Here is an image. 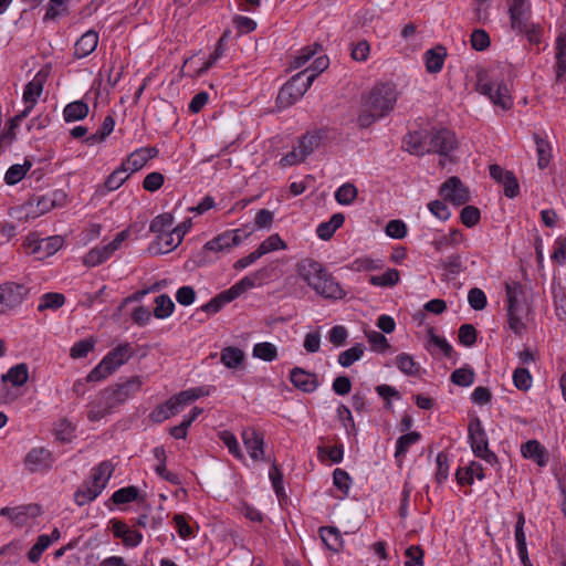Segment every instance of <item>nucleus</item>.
<instances>
[{"mask_svg":"<svg viewBox=\"0 0 566 566\" xmlns=\"http://www.w3.org/2000/svg\"><path fill=\"white\" fill-rule=\"evenodd\" d=\"M98 44L97 32L90 30L85 32L74 45V55L78 59L86 57L95 51Z\"/></svg>","mask_w":566,"mask_h":566,"instance_id":"nucleus-25","label":"nucleus"},{"mask_svg":"<svg viewBox=\"0 0 566 566\" xmlns=\"http://www.w3.org/2000/svg\"><path fill=\"white\" fill-rule=\"evenodd\" d=\"M438 268L444 271L442 281L447 282L454 280L457 275L465 270L462 256L459 253H453L446 259L439 260Z\"/></svg>","mask_w":566,"mask_h":566,"instance_id":"nucleus-19","label":"nucleus"},{"mask_svg":"<svg viewBox=\"0 0 566 566\" xmlns=\"http://www.w3.org/2000/svg\"><path fill=\"white\" fill-rule=\"evenodd\" d=\"M111 255V252L105 245L94 248L85 254L83 262L87 266H96L105 262Z\"/></svg>","mask_w":566,"mask_h":566,"instance_id":"nucleus-50","label":"nucleus"},{"mask_svg":"<svg viewBox=\"0 0 566 566\" xmlns=\"http://www.w3.org/2000/svg\"><path fill=\"white\" fill-rule=\"evenodd\" d=\"M400 280V273L396 269H388L381 275H371L369 283L375 286L390 287L396 285Z\"/></svg>","mask_w":566,"mask_h":566,"instance_id":"nucleus-39","label":"nucleus"},{"mask_svg":"<svg viewBox=\"0 0 566 566\" xmlns=\"http://www.w3.org/2000/svg\"><path fill=\"white\" fill-rule=\"evenodd\" d=\"M333 483L344 495H348L352 479L345 470L340 468L334 470Z\"/></svg>","mask_w":566,"mask_h":566,"instance_id":"nucleus-63","label":"nucleus"},{"mask_svg":"<svg viewBox=\"0 0 566 566\" xmlns=\"http://www.w3.org/2000/svg\"><path fill=\"white\" fill-rule=\"evenodd\" d=\"M300 277L307 283L318 295L328 300H339L345 293L325 266L313 259H302L296 264Z\"/></svg>","mask_w":566,"mask_h":566,"instance_id":"nucleus-1","label":"nucleus"},{"mask_svg":"<svg viewBox=\"0 0 566 566\" xmlns=\"http://www.w3.org/2000/svg\"><path fill=\"white\" fill-rule=\"evenodd\" d=\"M365 352V346L361 343L355 344L353 347L342 352L338 355V364L342 367H349L355 361L359 360Z\"/></svg>","mask_w":566,"mask_h":566,"instance_id":"nucleus-36","label":"nucleus"},{"mask_svg":"<svg viewBox=\"0 0 566 566\" xmlns=\"http://www.w3.org/2000/svg\"><path fill=\"white\" fill-rule=\"evenodd\" d=\"M290 380L295 388L305 394L314 392L319 386L318 376L301 367L291 369Z\"/></svg>","mask_w":566,"mask_h":566,"instance_id":"nucleus-15","label":"nucleus"},{"mask_svg":"<svg viewBox=\"0 0 566 566\" xmlns=\"http://www.w3.org/2000/svg\"><path fill=\"white\" fill-rule=\"evenodd\" d=\"M134 353L135 350L129 343L117 345L90 371L86 381H99L105 379L127 363Z\"/></svg>","mask_w":566,"mask_h":566,"instance_id":"nucleus-2","label":"nucleus"},{"mask_svg":"<svg viewBox=\"0 0 566 566\" xmlns=\"http://www.w3.org/2000/svg\"><path fill=\"white\" fill-rule=\"evenodd\" d=\"M476 90L488 96L494 105L503 109H510L513 105L507 86L504 83L495 86L492 82L485 81V76L482 73L478 74Z\"/></svg>","mask_w":566,"mask_h":566,"instance_id":"nucleus-9","label":"nucleus"},{"mask_svg":"<svg viewBox=\"0 0 566 566\" xmlns=\"http://www.w3.org/2000/svg\"><path fill=\"white\" fill-rule=\"evenodd\" d=\"M256 279H258L256 273L253 275L244 276L243 279H241L239 282L233 284L227 291L230 293L231 297L233 300H235L237 297H239L241 294H243L249 289L254 287Z\"/></svg>","mask_w":566,"mask_h":566,"instance_id":"nucleus-55","label":"nucleus"},{"mask_svg":"<svg viewBox=\"0 0 566 566\" xmlns=\"http://www.w3.org/2000/svg\"><path fill=\"white\" fill-rule=\"evenodd\" d=\"M478 332L472 324H463L459 328L458 338L460 344L471 347L475 344Z\"/></svg>","mask_w":566,"mask_h":566,"instance_id":"nucleus-61","label":"nucleus"},{"mask_svg":"<svg viewBox=\"0 0 566 566\" xmlns=\"http://www.w3.org/2000/svg\"><path fill=\"white\" fill-rule=\"evenodd\" d=\"M358 190L355 185L347 182L342 185L335 192V200L339 205H350L357 198Z\"/></svg>","mask_w":566,"mask_h":566,"instance_id":"nucleus-46","label":"nucleus"},{"mask_svg":"<svg viewBox=\"0 0 566 566\" xmlns=\"http://www.w3.org/2000/svg\"><path fill=\"white\" fill-rule=\"evenodd\" d=\"M365 336L367 337L369 344L371 345L373 350L378 353H386L390 348V344L384 334L376 331H365Z\"/></svg>","mask_w":566,"mask_h":566,"instance_id":"nucleus-53","label":"nucleus"},{"mask_svg":"<svg viewBox=\"0 0 566 566\" xmlns=\"http://www.w3.org/2000/svg\"><path fill=\"white\" fill-rule=\"evenodd\" d=\"M396 365L401 373H403L408 376H416L419 374L418 364L408 354H405V353L399 354L396 357Z\"/></svg>","mask_w":566,"mask_h":566,"instance_id":"nucleus-51","label":"nucleus"},{"mask_svg":"<svg viewBox=\"0 0 566 566\" xmlns=\"http://www.w3.org/2000/svg\"><path fill=\"white\" fill-rule=\"evenodd\" d=\"M174 223V217L170 213H161L155 217L149 226V230L157 235H161L171 229Z\"/></svg>","mask_w":566,"mask_h":566,"instance_id":"nucleus-42","label":"nucleus"},{"mask_svg":"<svg viewBox=\"0 0 566 566\" xmlns=\"http://www.w3.org/2000/svg\"><path fill=\"white\" fill-rule=\"evenodd\" d=\"M253 356L264 361H273L277 357V349L272 343H258L253 347Z\"/></svg>","mask_w":566,"mask_h":566,"instance_id":"nucleus-48","label":"nucleus"},{"mask_svg":"<svg viewBox=\"0 0 566 566\" xmlns=\"http://www.w3.org/2000/svg\"><path fill=\"white\" fill-rule=\"evenodd\" d=\"M507 296V323L510 329L517 336L525 331L523 315L525 314V296L521 283L512 282L505 284Z\"/></svg>","mask_w":566,"mask_h":566,"instance_id":"nucleus-3","label":"nucleus"},{"mask_svg":"<svg viewBox=\"0 0 566 566\" xmlns=\"http://www.w3.org/2000/svg\"><path fill=\"white\" fill-rule=\"evenodd\" d=\"M439 195L444 201L451 202L453 206H463L470 200V192L462 180L452 176L449 177L439 188Z\"/></svg>","mask_w":566,"mask_h":566,"instance_id":"nucleus-10","label":"nucleus"},{"mask_svg":"<svg viewBox=\"0 0 566 566\" xmlns=\"http://www.w3.org/2000/svg\"><path fill=\"white\" fill-rule=\"evenodd\" d=\"M28 293L29 290L23 284L10 282L0 285V314L20 305Z\"/></svg>","mask_w":566,"mask_h":566,"instance_id":"nucleus-11","label":"nucleus"},{"mask_svg":"<svg viewBox=\"0 0 566 566\" xmlns=\"http://www.w3.org/2000/svg\"><path fill=\"white\" fill-rule=\"evenodd\" d=\"M155 304L154 316L160 319L169 317L175 310V304L167 294L157 296L155 298Z\"/></svg>","mask_w":566,"mask_h":566,"instance_id":"nucleus-40","label":"nucleus"},{"mask_svg":"<svg viewBox=\"0 0 566 566\" xmlns=\"http://www.w3.org/2000/svg\"><path fill=\"white\" fill-rule=\"evenodd\" d=\"M45 77L41 76V74H36L35 77L30 81L23 92V101L28 104L27 106L34 107L38 98L43 92Z\"/></svg>","mask_w":566,"mask_h":566,"instance_id":"nucleus-30","label":"nucleus"},{"mask_svg":"<svg viewBox=\"0 0 566 566\" xmlns=\"http://www.w3.org/2000/svg\"><path fill=\"white\" fill-rule=\"evenodd\" d=\"M105 489V483L102 484H93V481L90 483H84L81 488L76 490L74 493V501L78 506H83L92 501H94Z\"/></svg>","mask_w":566,"mask_h":566,"instance_id":"nucleus-28","label":"nucleus"},{"mask_svg":"<svg viewBox=\"0 0 566 566\" xmlns=\"http://www.w3.org/2000/svg\"><path fill=\"white\" fill-rule=\"evenodd\" d=\"M286 248V243L281 239V237L277 233L271 234L258 247V249L263 255L272 251L285 250Z\"/></svg>","mask_w":566,"mask_h":566,"instance_id":"nucleus-58","label":"nucleus"},{"mask_svg":"<svg viewBox=\"0 0 566 566\" xmlns=\"http://www.w3.org/2000/svg\"><path fill=\"white\" fill-rule=\"evenodd\" d=\"M143 380L140 376H133L124 382L116 384L115 386H111L114 389L116 396L118 397L117 401L120 403L125 402L132 395L138 392L142 388Z\"/></svg>","mask_w":566,"mask_h":566,"instance_id":"nucleus-26","label":"nucleus"},{"mask_svg":"<svg viewBox=\"0 0 566 566\" xmlns=\"http://www.w3.org/2000/svg\"><path fill=\"white\" fill-rule=\"evenodd\" d=\"M509 14L512 30L523 32L530 23L531 6L527 0H511Z\"/></svg>","mask_w":566,"mask_h":566,"instance_id":"nucleus-13","label":"nucleus"},{"mask_svg":"<svg viewBox=\"0 0 566 566\" xmlns=\"http://www.w3.org/2000/svg\"><path fill=\"white\" fill-rule=\"evenodd\" d=\"M429 136L428 153H437L442 156L449 155L457 146L454 134L446 128L436 130Z\"/></svg>","mask_w":566,"mask_h":566,"instance_id":"nucleus-12","label":"nucleus"},{"mask_svg":"<svg viewBox=\"0 0 566 566\" xmlns=\"http://www.w3.org/2000/svg\"><path fill=\"white\" fill-rule=\"evenodd\" d=\"M29 378V368L24 363L11 367L6 374L1 376V382L6 386L10 382L14 387L24 385Z\"/></svg>","mask_w":566,"mask_h":566,"instance_id":"nucleus-29","label":"nucleus"},{"mask_svg":"<svg viewBox=\"0 0 566 566\" xmlns=\"http://www.w3.org/2000/svg\"><path fill=\"white\" fill-rule=\"evenodd\" d=\"M321 136L318 134H306L298 139V148H301L306 156L313 154L314 150L318 148Z\"/></svg>","mask_w":566,"mask_h":566,"instance_id":"nucleus-64","label":"nucleus"},{"mask_svg":"<svg viewBox=\"0 0 566 566\" xmlns=\"http://www.w3.org/2000/svg\"><path fill=\"white\" fill-rule=\"evenodd\" d=\"M31 167L32 163L29 159H25L23 165H12L6 172V184L13 186L20 182Z\"/></svg>","mask_w":566,"mask_h":566,"instance_id":"nucleus-38","label":"nucleus"},{"mask_svg":"<svg viewBox=\"0 0 566 566\" xmlns=\"http://www.w3.org/2000/svg\"><path fill=\"white\" fill-rule=\"evenodd\" d=\"M51 537L49 535H40L35 544L28 552V558L31 563L40 560L42 553L50 546Z\"/></svg>","mask_w":566,"mask_h":566,"instance_id":"nucleus-57","label":"nucleus"},{"mask_svg":"<svg viewBox=\"0 0 566 566\" xmlns=\"http://www.w3.org/2000/svg\"><path fill=\"white\" fill-rule=\"evenodd\" d=\"M555 82H566V33H560L556 39L555 46Z\"/></svg>","mask_w":566,"mask_h":566,"instance_id":"nucleus-18","label":"nucleus"},{"mask_svg":"<svg viewBox=\"0 0 566 566\" xmlns=\"http://www.w3.org/2000/svg\"><path fill=\"white\" fill-rule=\"evenodd\" d=\"M534 140L536 144L537 166L539 169H544L548 166L552 158L551 144L547 139L541 137L538 134H534Z\"/></svg>","mask_w":566,"mask_h":566,"instance_id":"nucleus-34","label":"nucleus"},{"mask_svg":"<svg viewBox=\"0 0 566 566\" xmlns=\"http://www.w3.org/2000/svg\"><path fill=\"white\" fill-rule=\"evenodd\" d=\"M65 303V296L62 293L49 292L41 296L38 305V311L43 312L45 310H57Z\"/></svg>","mask_w":566,"mask_h":566,"instance_id":"nucleus-41","label":"nucleus"},{"mask_svg":"<svg viewBox=\"0 0 566 566\" xmlns=\"http://www.w3.org/2000/svg\"><path fill=\"white\" fill-rule=\"evenodd\" d=\"M129 177V174H126L125 167L119 166L115 169L105 180L104 187L107 191H114L118 189Z\"/></svg>","mask_w":566,"mask_h":566,"instance_id":"nucleus-49","label":"nucleus"},{"mask_svg":"<svg viewBox=\"0 0 566 566\" xmlns=\"http://www.w3.org/2000/svg\"><path fill=\"white\" fill-rule=\"evenodd\" d=\"M94 346L95 340L93 338H85L76 342L70 349V356L73 359L84 358L94 349Z\"/></svg>","mask_w":566,"mask_h":566,"instance_id":"nucleus-56","label":"nucleus"},{"mask_svg":"<svg viewBox=\"0 0 566 566\" xmlns=\"http://www.w3.org/2000/svg\"><path fill=\"white\" fill-rule=\"evenodd\" d=\"M139 494L138 488L130 485L115 491L111 497L112 502L116 505L134 502Z\"/></svg>","mask_w":566,"mask_h":566,"instance_id":"nucleus-44","label":"nucleus"},{"mask_svg":"<svg viewBox=\"0 0 566 566\" xmlns=\"http://www.w3.org/2000/svg\"><path fill=\"white\" fill-rule=\"evenodd\" d=\"M513 382L518 390L526 391L532 386V376L526 368L518 367L513 373Z\"/></svg>","mask_w":566,"mask_h":566,"instance_id":"nucleus-62","label":"nucleus"},{"mask_svg":"<svg viewBox=\"0 0 566 566\" xmlns=\"http://www.w3.org/2000/svg\"><path fill=\"white\" fill-rule=\"evenodd\" d=\"M27 206L30 209V212L33 213V216H40L49 212L51 209L54 208V201H51V197L49 195L32 196Z\"/></svg>","mask_w":566,"mask_h":566,"instance_id":"nucleus-35","label":"nucleus"},{"mask_svg":"<svg viewBox=\"0 0 566 566\" xmlns=\"http://www.w3.org/2000/svg\"><path fill=\"white\" fill-rule=\"evenodd\" d=\"M232 301L233 298L231 297L230 293L226 290L217 294L208 303L203 304L200 310L208 314H216L220 312L226 304Z\"/></svg>","mask_w":566,"mask_h":566,"instance_id":"nucleus-37","label":"nucleus"},{"mask_svg":"<svg viewBox=\"0 0 566 566\" xmlns=\"http://www.w3.org/2000/svg\"><path fill=\"white\" fill-rule=\"evenodd\" d=\"M88 105L83 101L69 103L63 111V117L66 123L84 119L88 114Z\"/></svg>","mask_w":566,"mask_h":566,"instance_id":"nucleus-33","label":"nucleus"},{"mask_svg":"<svg viewBox=\"0 0 566 566\" xmlns=\"http://www.w3.org/2000/svg\"><path fill=\"white\" fill-rule=\"evenodd\" d=\"M521 453L524 458L535 461L539 467H545L548 462V453L537 440H528L523 443Z\"/></svg>","mask_w":566,"mask_h":566,"instance_id":"nucleus-23","label":"nucleus"},{"mask_svg":"<svg viewBox=\"0 0 566 566\" xmlns=\"http://www.w3.org/2000/svg\"><path fill=\"white\" fill-rule=\"evenodd\" d=\"M464 240V235L459 229H453L449 234L442 235L433 242L437 251H441L447 245H458Z\"/></svg>","mask_w":566,"mask_h":566,"instance_id":"nucleus-54","label":"nucleus"},{"mask_svg":"<svg viewBox=\"0 0 566 566\" xmlns=\"http://www.w3.org/2000/svg\"><path fill=\"white\" fill-rule=\"evenodd\" d=\"M52 463V453L45 448L32 449L24 459V464L30 472L49 470Z\"/></svg>","mask_w":566,"mask_h":566,"instance_id":"nucleus-16","label":"nucleus"},{"mask_svg":"<svg viewBox=\"0 0 566 566\" xmlns=\"http://www.w3.org/2000/svg\"><path fill=\"white\" fill-rule=\"evenodd\" d=\"M243 443L254 461L263 460L264 458V439L263 434L254 429H244L242 431Z\"/></svg>","mask_w":566,"mask_h":566,"instance_id":"nucleus-17","label":"nucleus"},{"mask_svg":"<svg viewBox=\"0 0 566 566\" xmlns=\"http://www.w3.org/2000/svg\"><path fill=\"white\" fill-rule=\"evenodd\" d=\"M114 471V465L111 461H103L98 464L96 469H94L92 474L93 484H107L109 478L112 476Z\"/></svg>","mask_w":566,"mask_h":566,"instance_id":"nucleus-52","label":"nucleus"},{"mask_svg":"<svg viewBox=\"0 0 566 566\" xmlns=\"http://www.w3.org/2000/svg\"><path fill=\"white\" fill-rule=\"evenodd\" d=\"M474 377H475V374L471 367H462V368L455 369L451 374L450 379L457 386L469 387L473 384Z\"/></svg>","mask_w":566,"mask_h":566,"instance_id":"nucleus-47","label":"nucleus"},{"mask_svg":"<svg viewBox=\"0 0 566 566\" xmlns=\"http://www.w3.org/2000/svg\"><path fill=\"white\" fill-rule=\"evenodd\" d=\"M421 439V434L417 431H411L406 434L400 436L396 442V452L395 457L400 458L403 457L411 444L418 442Z\"/></svg>","mask_w":566,"mask_h":566,"instance_id":"nucleus-43","label":"nucleus"},{"mask_svg":"<svg viewBox=\"0 0 566 566\" xmlns=\"http://www.w3.org/2000/svg\"><path fill=\"white\" fill-rule=\"evenodd\" d=\"M316 74H308V70H303L291 77L280 90L276 96L279 107H289L300 99L310 88Z\"/></svg>","mask_w":566,"mask_h":566,"instance_id":"nucleus-4","label":"nucleus"},{"mask_svg":"<svg viewBox=\"0 0 566 566\" xmlns=\"http://www.w3.org/2000/svg\"><path fill=\"white\" fill-rule=\"evenodd\" d=\"M471 449L475 457L493 465L497 463L496 454L489 449V441L485 430L479 417H473L468 427Z\"/></svg>","mask_w":566,"mask_h":566,"instance_id":"nucleus-6","label":"nucleus"},{"mask_svg":"<svg viewBox=\"0 0 566 566\" xmlns=\"http://www.w3.org/2000/svg\"><path fill=\"white\" fill-rule=\"evenodd\" d=\"M427 137L423 132L408 133L402 140L405 149L418 156L428 153Z\"/></svg>","mask_w":566,"mask_h":566,"instance_id":"nucleus-27","label":"nucleus"},{"mask_svg":"<svg viewBox=\"0 0 566 566\" xmlns=\"http://www.w3.org/2000/svg\"><path fill=\"white\" fill-rule=\"evenodd\" d=\"M147 114L158 122L172 120L176 117L175 107L170 102L164 98L155 99L151 105L148 106Z\"/></svg>","mask_w":566,"mask_h":566,"instance_id":"nucleus-22","label":"nucleus"},{"mask_svg":"<svg viewBox=\"0 0 566 566\" xmlns=\"http://www.w3.org/2000/svg\"><path fill=\"white\" fill-rule=\"evenodd\" d=\"M447 57V49L443 45H436L424 53L426 70L428 73H439Z\"/></svg>","mask_w":566,"mask_h":566,"instance_id":"nucleus-24","label":"nucleus"},{"mask_svg":"<svg viewBox=\"0 0 566 566\" xmlns=\"http://www.w3.org/2000/svg\"><path fill=\"white\" fill-rule=\"evenodd\" d=\"M318 50H322V45L319 43H314L313 45L303 48L294 57L292 66L295 69L303 66L305 63L310 61V59H312L316 54Z\"/></svg>","mask_w":566,"mask_h":566,"instance_id":"nucleus-60","label":"nucleus"},{"mask_svg":"<svg viewBox=\"0 0 566 566\" xmlns=\"http://www.w3.org/2000/svg\"><path fill=\"white\" fill-rule=\"evenodd\" d=\"M319 536L328 549L337 553L343 547L340 532L335 526H322L318 530Z\"/></svg>","mask_w":566,"mask_h":566,"instance_id":"nucleus-31","label":"nucleus"},{"mask_svg":"<svg viewBox=\"0 0 566 566\" xmlns=\"http://www.w3.org/2000/svg\"><path fill=\"white\" fill-rule=\"evenodd\" d=\"M244 357V352L234 346L224 347L220 353L221 363L229 369H235L242 365Z\"/></svg>","mask_w":566,"mask_h":566,"instance_id":"nucleus-32","label":"nucleus"},{"mask_svg":"<svg viewBox=\"0 0 566 566\" xmlns=\"http://www.w3.org/2000/svg\"><path fill=\"white\" fill-rule=\"evenodd\" d=\"M32 111V106H27L21 113L17 114L9 119L6 130L0 135V142L9 139L10 142L15 138V129L20 122L29 115Z\"/></svg>","mask_w":566,"mask_h":566,"instance_id":"nucleus-45","label":"nucleus"},{"mask_svg":"<svg viewBox=\"0 0 566 566\" xmlns=\"http://www.w3.org/2000/svg\"><path fill=\"white\" fill-rule=\"evenodd\" d=\"M182 241V237L176 235L174 230H170L161 235H156V241L151 243L149 250L155 254H164L176 249Z\"/></svg>","mask_w":566,"mask_h":566,"instance_id":"nucleus-21","label":"nucleus"},{"mask_svg":"<svg viewBox=\"0 0 566 566\" xmlns=\"http://www.w3.org/2000/svg\"><path fill=\"white\" fill-rule=\"evenodd\" d=\"M240 229L228 230L219 235L214 237L212 240L208 241L202 250L196 255L195 262L198 266L206 265L210 260L207 258V252H223L229 251L232 247H237L242 242V238L240 235Z\"/></svg>","mask_w":566,"mask_h":566,"instance_id":"nucleus-7","label":"nucleus"},{"mask_svg":"<svg viewBox=\"0 0 566 566\" xmlns=\"http://www.w3.org/2000/svg\"><path fill=\"white\" fill-rule=\"evenodd\" d=\"M481 212L479 208L474 206H464L460 212V220L463 226L472 228L480 222Z\"/></svg>","mask_w":566,"mask_h":566,"instance_id":"nucleus-59","label":"nucleus"},{"mask_svg":"<svg viewBox=\"0 0 566 566\" xmlns=\"http://www.w3.org/2000/svg\"><path fill=\"white\" fill-rule=\"evenodd\" d=\"M117 399L118 397L111 387L101 390L95 399L90 402L87 419L92 422H96L111 415L115 408L122 405Z\"/></svg>","mask_w":566,"mask_h":566,"instance_id":"nucleus-8","label":"nucleus"},{"mask_svg":"<svg viewBox=\"0 0 566 566\" xmlns=\"http://www.w3.org/2000/svg\"><path fill=\"white\" fill-rule=\"evenodd\" d=\"M39 512L40 507L38 505L3 507L0 510V514L8 516L17 526H23L29 516H36Z\"/></svg>","mask_w":566,"mask_h":566,"instance_id":"nucleus-20","label":"nucleus"},{"mask_svg":"<svg viewBox=\"0 0 566 566\" xmlns=\"http://www.w3.org/2000/svg\"><path fill=\"white\" fill-rule=\"evenodd\" d=\"M397 101L396 87L391 83L375 85L370 92L363 97V106L370 107L377 115L386 116L390 113Z\"/></svg>","mask_w":566,"mask_h":566,"instance_id":"nucleus-5","label":"nucleus"},{"mask_svg":"<svg viewBox=\"0 0 566 566\" xmlns=\"http://www.w3.org/2000/svg\"><path fill=\"white\" fill-rule=\"evenodd\" d=\"M111 530L115 538L122 539L125 547H136L143 541V534L132 530L124 521L113 518L109 521Z\"/></svg>","mask_w":566,"mask_h":566,"instance_id":"nucleus-14","label":"nucleus"}]
</instances>
